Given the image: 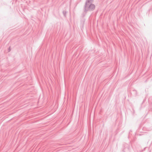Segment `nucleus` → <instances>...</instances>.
Instances as JSON below:
<instances>
[{"label": "nucleus", "instance_id": "obj_8", "mask_svg": "<svg viewBox=\"0 0 152 152\" xmlns=\"http://www.w3.org/2000/svg\"><path fill=\"white\" fill-rule=\"evenodd\" d=\"M132 110L133 111V114L134 115V113H135L134 110L133 108L132 109Z\"/></svg>", "mask_w": 152, "mask_h": 152}, {"label": "nucleus", "instance_id": "obj_11", "mask_svg": "<svg viewBox=\"0 0 152 152\" xmlns=\"http://www.w3.org/2000/svg\"><path fill=\"white\" fill-rule=\"evenodd\" d=\"M145 100V99L144 100H143V102L142 103V104L144 102Z\"/></svg>", "mask_w": 152, "mask_h": 152}, {"label": "nucleus", "instance_id": "obj_10", "mask_svg": "<svg viewBox=\"0 0 152 152\" xmlns=\"http://www.w3.org/2000/svg\"><path fill=\"white\" fill-rule=\"evenodd\" d=\"M85 19H83V23H84V22L85 21Z\"/></svg>", "mask_w": 152, "mask_h": 152}, {"label": "nucleus", "instance_id": "obj_6", "mask_svg": "<svg viewBox=\"0 0 152 152\" xmlns=\"http://www.w3.org/2000/svg\"><path fill=\"white\" fill-rule=\"evenodd\" d=\"M133 91L134 92V93L135 94V95H137V91L136 90H134Z\"/></svg>", "mask_w": 152, "mask_h": 152}, {"label": "nucleus", "instance_id": "obj_12", "mask_svg": "<svg viewBox=\"0 0 152 152\" xmlns=\"http://www.w3.org/2000/svg\"><path fill=\"white\" fill-rule=\"evenodd\" d=\"M151 129H148V130H151Z\"/></svg>", "mask_w": 152, "mask_h": 152}, {"label": "nucleus", "instance_id": "obj_5", "mask_svg": "<svg viewBox=\"0 0 152 152\" xmlns=\"http://www.w3.org/2000/svg\"><path fill=\"white\" fill-rule=\"evenodd\" d=\"M67 13V12L66 11L64 10L63 11V13L64 15V16L65 17L66 16V14Z\"/></svg>", "mask_w": 152, "mask_h": 152}, {"label": "nucleus", "instance_id": "obj_4", "mask_svg": "<svg viewBox=\"0 0 152 152\" xmlns=\"http://www.w3.org/2000/svg\"><path fill=\"white\" fill-rule=\"evenodd\" d=\"M83 10L84 12L83 13L82 15L83 17H84L86 15L87 12H85V8L84 7L83 8Z\"/></svg>", "mask_w": 152, "mask_h": 152}, {"label": "nucleus", "instance_id": "obj_9", "mask_svg": "<svg viewBox=\"0 0 152 152\" xmlns=\"http://www.w3.org/2000/svg\"><path fill=\"white\" fill-rule=\"evenodd\" d=\"M8 50H9V52L10 51V47H9Z\"/></svg>", "mask_w": 152, "mask_h": 152}, {"label": "nucleus", "instance_id": "obj_2", "mask_svg": "<svg viewBox=\"0 0 152 152\" xmlns=\"http://www.w3.org/2000/svg\"><path fill=\"white\" fill-rule=\"evenodd\" d=\"M123 145L124 148L122 151L124 152H130L132 147L131 142H130L129 144L125 143Z\"/></svg>", "mask_w": 152, "mask_h": 152}, {"label": "nucleus", "instance_id": "obj_7", "mask_svg": "<svg viewBox=\"0 0 152 152\" xmlns=\"http://www.w3.org/2000/svg\"><path fill=\"white\" fill-rule=\"evenodd\" d=\"M147 148L146 147L144 149V150H141V151H140L139 152H144V151H145V149H146Z\"/></svg>", "mask_w": 152, "mask_h": 152}, {"label": "nucleus", "instance_id": "obj_3", "mask_svg": "<svg viewBox=\"0 0 152 152\" xmlns=\"http://www.w3.org/2000/svg\"><path fill=\"white\" fill-rule=\"evenodd\" d=\"M94 0H86L85 4L92 3L93 2Z\"/></svg>", "mask_w": 152, "mask_h": 152}, {"label": "nucleus", "instance_id": "obj_1", "mask_svg": "<svg viewBox=\"0 0 152 152\" xmlns=\"http://www.w3.org/2000/svg\"><path fill=\"white\" fill-rule=\"evenodd\" d=\"M84 7L85 8V12L91 11H93L95 8V5L92 4H85Z\"/></svg>", "mask_w": 152, "mask_h": 152}]
</instances>
